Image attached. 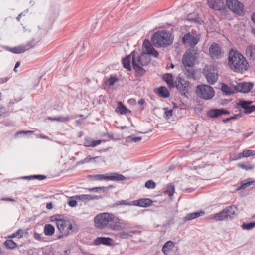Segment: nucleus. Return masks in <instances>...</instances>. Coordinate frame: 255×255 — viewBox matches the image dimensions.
<instances>
[{"instance_id": "nucleus-17", "label": "nucleus", "mask_w": 255, "mask_h": 255, "mask_svg": "<svg viewBox=\"0 0 255 255\" xmlns=\"http://www.w3.org/2000/svg\"><path fill=\"white\" fill-rule=\"evenodd\" d=\"M152 201L148 198L140 199L132 201V205L141 207H147L152 204Z\"/></svg>"}, {"instance_id": "nucleus-10", "label": "nucleus", "mask_w": 255, "mask_h": 255, "mask_svg": "<svg viewBox=\"0 0 255 255\" xmlns=\"http://www.w3.org/2000/svg\"><path fill=\"white\" fill-rule=\"evenodd\" d=\"M34 45V39H32L31 41H28L25 45H20L19 46L12 48L11 51L15 54H20L30 49L33 47Z\"/></svg>"}, {"instance_id": "nucleus-35", "label": "nucleus", "mask_w": 255, "mask_h": 255, "mask_svg": "<svg viewBox=\"0 0 255 255\" xmlns=\"http://www.w3.org/2000/svg\"><path fill=\"white\" fill-rule=\"evenodd\" d=\"M254 181H248L244 180L241 182V186L238 188V190L245 189L253 184Z\"/></svg>"}, {"instance_id": "nucleus-14", "label": "nucleus", "mask_w": 255, "mask_h": 255, "mask_svg": "<svg viewBox=\"0 0 255 255\" xmlns=\"http://www.w3.org/2000/svg\"><path fill=\"white\" fill-rule=\"evenodd\" d=\"M211 56L213 58H219L222 55L221 49L217 44H212L209 48Z\"/></svg>"}, {"instance_id": "nucleus-5", "label": "nucleus", "mask_w": 255, "mask_h": 255, "mask_svg": "<svg viewBox=\"0 0 255 255\" xmlns=\"http://www.w3.org/2000/svg\"><path fill=\"white\" fill-rule=\"evenodd\" d=\"M172 40L170 33L164 31L154 33L151 38L153 44L157 47L169 45L172 43Z\"/></svg>"}, {"instance_id": "nucleus-27", "label": "nucleus", "mask_w": 255, "mask_h": 255, "mask_svg": "<svg viewBox=\"0 0 255 255\" xmlns=\"http://www.w3.org/2000/svg\"><path fill=\"white\" fill-rule=\"evenodd\" d=\"M221 90L227 95H231L234 93L235 91H236L235 90V87L233 88L224 84H223L222 85Z\"/></svg>"}, {"instance_id": "nucleus-58", "label": "nucleus", "mask_w": 255, "mask_h": 255, "mask_svg": "<svg viewBox=\"0 0 255 255\" xmlns=\"http://www.w3.org/2000/svg\"><path fill=\"white\" fill-rule=\"evenodd\" d=\"M20 64V62H17L16 63L15 65V67H14V71L15 72H17V71H16V68H17L19 66Z\"/></svg>"}, {"instance_id": "nucleus-28", "label": "nucleus", "mask_w": 255, "mask_h": 255, "mask_svg": "<svg viewBox=\"0 0 255 255\" xmlns=\"http://www.w3.org/2000/svg\"><path fill=\"white\" fill-rule=\"evenodd\" d=\"M72 118H73L70 116H60L56 118H52L51 117H47V119L49 120L56 121L60 122H67L70 121V120Z\"/></svg>"}, {"instance_id": "nucleus-24", "label": "nucleus", "mask_w": 255, "mask_h": 255, "mask_svg": "<svg viewBox=\"0 0 255 255\" xmlns=\"http://www.w3.org/2000/svg\"><path fill=\"white\" fill-rule=\"evenodd\" d=\"M112 239L110 238L106 237H98L95 240V244L96 245L104 244L106 245H110L111 244Z\"/></svg>"}, {"instance_id": "nucleus-60", "label": "nucleus", "mask_w": 255, "mask_h": 255, "mask_svg": "<svg viewBox=\"0 0 255 255\" xmlns=\"http://www.w3.org/2000/svg\"><path fill=\"white\" fill-rule=\"evenodd\" d=\"M20 232H22V231L21 230H19L18 231H17L15 233H14L13 235V237H17V236L19 235V234H20Z\"/></svg>"}, {"instance_id": "nucleus-18", "label": "nucleus", "mask_w": 255, "mask_h": 255, "mask_svg": "<svg viewBox=\"0 0 255 255\" xmlns=\"http://www.w3.org/2000/svg\"><path fill=\"white\" fill-rule=\"evenodd\" d=\"M205 77L208 83L214 84L217 81L218 75L215 71H207L205 73Z\"/></svg>"}, {"instance_id": "nucleus-42", "label": "nucleus", "mask_w": 255, "mask_h": 255, "mask_svg": "<svg viewBox=\"0 0 255 255\" xmlns=\"http://www.w3.org/2000/svg\"><path fill=\"white\" fill-rule=\"evenodd\" d=\"M237 166L245 170H250L253 168V166L250 164L246 165L244 163H239L238 164Z\"/></svg>"}, {"instance_id": "nucleus-39", "label": "nucleus", "mask_w": 255, "mask_h": 255, "mask_svg": "<svg viewBox=\"0 0 255 255\" xmlns=\"http://www.w3.org/2000/svg\"><path fill=\"white\" fill-rule=\"evenodd\" d=\"M5 246L8 249H13L16 248V244L12 240H6L4 243Z\"/></svg>"}, {"instance_id": "nucleus-47", "label": "nucleus", "mask_w": 255, "mask_h": 255, "mask_svg": "<svg viewBox=\"0 0 255 255\" xmlns=\"http://www.w3.org/2000/svg\"><path fill=\"white\" fill-rule=\"evenodd\" d=\"M155 183L152 180H148L145 184V186L149 189H153L155 187Z\"/></svg>"}, {"instance_id": "nucleus-41", "label": "nucleus", "mask_w": 255, "mask_h": 255, "mask_svg": "<svg viewBox=\"0 0 255 255\" xmlns=\"http://www.w3.org/2000/svg\"><path fill=\"white\" fill-rule=\"evenodd\" d=\"M46 176L44 175H33V176H25L24 177V178L27 179L29 180L31 179H38L39 180H42L46 179Z\"/></svg>"}, {"instance_id": "nucleus-21", "label": "nucleus", "mask_w": 255, "mask_h": 255, "mask_svg": "<svg viewBox=\"0 0 255 255\" xmlns=\"http://www.w3.org/2000/svg\"><path fill=\"white\" fill-rule=\"evenodd\" d=\"M175 246V244L172 241L166 242L162 248V252L165 255H167Z\"/></svg>"}, {"instance_id": "nucleus-7", "label": "nucleus", "mask_w": 255, "mask_h": 255, "mask_svg": "<svg viewBox=\"0 0 255 255\" xmlns=\"http://www.w3.org/2000/svg\"><path fill=\"white\" fill-rule=\"evenodd\" d=\"M197 58V53L190 50H187L183 56L182 63L185 67H192L195 65Z\"/></svg>"}, {"instance_id": "nucleus-30", "label": "nucleus", "mask_w": 255, "mask_h": 255, "mask_svg": "<svg viewBox=\"0 0 255 255\" xmlns=\"http://www.w3.org/2000/svg\"><path fill=\"white\" fill-rule=\"evenodd\" d=\"M101 140H93L90 139H86L84 141V145L86 147H94L96 146L99 145L101 143Z\"/></svg>"}, {"instance_id": "nucleus-32", "label": "nucleus", "mask_w": 255, "mask_h": 255, "mask_svg": "<svg viewBox=\"0 0 255 255\" xmlns=\"http://www.w3.org/2000/svg\"><path fill=\"white\" fill-rule=\"evenodd\" d=\"M158 93L162 97L166 98L169 96V92L167 89L164 87L158 88Z\"/></svg>"}, {"instance_id": "nucleus-46", "label": "nucleus", "mask_w": 255, "mask_h": 255, "mask_svg": "<svg viewBox=\"0 0 255 255\" xmlns=\"http://www.w3.org/2000/svg\"><path fill=\"white\" fill-rule=\"evenodd\" d=\"M185 74L188 78H194V71L193 69H186L185 70Z\"/></svg>"}, {"instance_id": "nucleus-54", "label": "nucleus", "mask_w": 255, "mask_h": 255, "mask_svg": "<svg viewBox=\"0 0 255 255\" xmlns=\"http://www.w3.org/2000/svg\"><path fill=\"white\" fill-rule=\"evenodd\" d=\"M20 100H21V99H18V100H17L16 99H12L9 101L8 105H9V106H11L14 105L15 103L18 102Z\"/></svg>"}, {"instance_id": "nucleus-25", "label": "nucleus", "mask_w": 255, "mask_h": 255, "mask_svg": "<svg viewBox=\"0 0 255 255\" xmlns=\"http://www.w3.org/2000/svg\"><path fill=\"white\" fill-rule=\"evenodd\" d=\"M163 80L167 83L170 88L174 87V82L172 75L170 73H166L163 76Z\"/></svg>"}, {"instance_id": "nucleus-26", "label": "nucleus", "mask_w": 255, "mask_h": 255, "mask_svg": "<svg viewBox=\"0 0 255 255\" xmlns=\"http://www.w3.org/2000/svg\"><path fill=\"white\" fill-rule=\"evenodd\" d=\"M246 55L250 58L255 59V45H250L246 49Z\"/></svg>"}, {"instance_id": "nucleus-57", "label": "nucleus", "mask_w": 255, "mask_h": 255, "mask_svg": "<svg viewBox=\"0 0 255 255\" xmlns=\"http://www.w3.org/2000/svg\"><path fill=\"white\" fill-rule=\"evenodd\" d=\"M46 208L48 209H51L53 208V204L52 203H48L46 205Z\"/></svg>"}, {"instance_id": "nucleus-53", "label": "nucleus", "mask_w": 255, "mask_h": 255, "mask_svg": "<svg viewBox=\"0 0 255 255\" xmlns=\"http://www.w3.org/2000/svg\"><path fill=\"white\" fill-rule=\"evenodd\" d=\"M243 156L242 155V153H238L237 154L234 155V158L233 160H238L241 158Z\"/></svg>"}, {"instance_id": "nucleus-55", "label": "nucleus", "mask_w": 255, "mask_h": 255, "mask_svg": "<svg viewBox=\"0 0 255 255\" xmlns=\"http://www.w3.org/2000/svg\"><path fill=\"white\" fill-rule=\"evenodd\" d=\"M1 200L2 201H11V202H15L16 201V200L14 199L11 198L3 197V198H1Z\"/></svg>"}, {"instance_id": "nucleus-6", "label": "nucleus", "mask_w": 255, "mask_h": 255, "mask_svg": "<svg viewBox=\"0 0 255 255\" xmlns=\"http://www.w3.org/2000/svg\"><path fill=\"white\" fill-rule=\"evenodd\" d=\"M196 94L203 99L210 100L214 96L215 91L211 86L202 85L197 87Z\"/></svg>"}, {"instance_id": "nucleus-49", "label": "nucleus", "mask_w": 255, "mask_h": 255, "mask_svg": "<svg viewBox=\"0 0 255 255\" xmlns=\"http://www.w3.org/2000/svg\"><path fill=\"white\" fill-rule=\"evenodd\" d=\"M70 200L68 201V204L71 207H75L77 205V202L76 200V199L71 198L70 197Z\"/></svg>"}, {"instance_id": "nucleus-45", "label": "nucleus", "mask_w": 255, "mask_h": 255, "mask_svg": "<svg viewBox=\"0 0 255 255\" xmlns=\"http://www.w3.org/2000/svg\"><path fill=\"white\" fill-rule=\"evenodd\" d=\"M116 204L117 205H128V206H131L132 205V201L131 202H128L127 200H121L119 201H118Z\"/></svg>"}, {"instance_id": "nucleus-23", "label": "nucleus", "mask_w": 255, "mask_h": 255, "mask_svg": "<svg viewBox=\"0 0 255 255\" xmlns=\"http://www.w3.org/2000/svg\"><path fill=\"white\" fill-rule=\"evenodd\" d=\"M228 218H232L237 211V208L235 206H230L224 209Z\"/></svg>"}, {"instance_id": "nucleus-11", "label": "nucleus", "mask_w": 255, "mask_h": 255, "mask_svg": "<svg viewBox=\"0 0 255 255\" xmlns=\"http://www.w3.org/2000/svg\"><path fill=\"white\" fill-rule=\"evenodd\" d=\"M252 101H240L238 105L244 109V112L246 114H250L255 111V106L252 105Z\"/></svg>"}, {"instance_id": "nucleus-4", "label": "nucleus", "mask_w": 255, "mask_h": 255, "mask_svg": "<svg viewBox=\"0 0 255 255\" xmlns=\"http://www.w3.org/2000/svg\"><path fill=\"white\" fill-rule=\"evenodd\" d=\"M115 217L112 213L104 212L98 214L94 219L95 227L99 229L109 228L110 223L114 221Z\"/></svg>"}, {"instance_id": "nucleus-64", "label": "nucleus", "mask_w": 255, "mask_h": 255, "mask_svg": "<svg viewBox=\"0 0 255 255\" xmlns=\"http://www.w3.org/2000/svg\"><path fill=\"white\" fill-rule=\"evenodd\" d=\"M235 118H236V117H235L233 116V117H230V118H228V119H226V121H229V120H230V119H235Z\"/></svg>"}, {"instance_id": "nucleus-44", "label": "nucleus", "mask_w": 255, "mask_h": 255, "mask_svg": "<svg viewBox=\"0 0 255 255\" xmlns=\"http://www.w3.org/2000/svg\"><path fill=\"white\" fill-rule=\"evenodd\" d=\"M105 189L106 188L105 187H96L87 189L89 191H94L95 192H99L100 191L104 192Z\"/></svg>"}, {"instance_id": "nucleus-59", "label": "nucleus", "mask_w": 255, "mask_h": 255, "mask_svg": "<svg viewBox=\"0 0 255 255\" xmlns=\"http://www.w3.org/2000/svg\"><path fill=\"white\" fill-rule=\"evenodd\" d=\"M39 137L42 138V139H48V140H50L49 138L44 135H43V134H41L39 135Z\"/></svg>"}, {"instance_id": "nucleus-33", "label": "nucleus", "mask_w": 255, "mask_h": 255, "mask_svg": "<svg viewBox=\"0 0 255 255\" xmlns=\"http://www.w3.org/2000/svg\"><path fill=\"white\" fill-rule=\"evenodd\" d=\"M136 233V231H131L129 232L122 231L118 233V236L123 239H128L132 237V234Z\"/></svg>"}, {"instance_id": "nucleus-48", "label": "nucleus", "mask_w": 255, "mask_h": 255, "mask_svg": "<svg viewBox=\"0 0 255 255\" xmlns=\"http://www.w3.org/2000/svg\"><path fill=\"white\" fill-rule=\"evenodd\" d=\"M141 137H135L133 135L129 136L128 137V139L129 141H131L134 142H137L140 141L141 140Z\"/></svg>"}, {"instance_id": "nucleus-43", "label": "nucleus", "mask_w": 255, "mask_h": 255, "mask_svg": "<svg viewBox=\"0 0 255 255\" xmlns=\"http://www.w3.org/2000/svg\"><path fill=\"white\" fill-rule=\"evenodd\" d=\"M242 155L245 157L254 156L255 155V151L252 150H244L242 152Z\"/></svg>"}, {"instance_id": "nucleus-29", "label": "nucleus", "mask_w": 255, "mask_h": 255, "mask_svg": "<svg viewBox=\"0 0 255 255\" xmlns=\"http://www.w3.org/2000/svg\"><path fill=\"white\" fill-rule=\"evenodd\" d=\"M44 232L46 236H52L55 232V228L51 224H46L44 227Z\"/></svg>"}, {"instance_id": "nucleus-15", "label": "nucleus", "mask_w": 255, "mask_h": 255, "mask_svg": "<svg viewBox=\"0 0 255 255\" xmlns=\"http://www.w3.org/2000/svg\"><path fill=\"white\" fill-rule=\"evenodd\" d=\"M189 86L188 82L181 78H180L176 83L177 90L184 94L188 90Z\"/></svg>"}, {"instance_id": "nucleus-20", "label": "nucleus", "mask_w": 255, "mask_h": 255, "mask_svg": "<svg viewBox=\"0 0 255 255\" xmlns=\"http://www.w3.org/2000/svg\"><path fill=\"white\" fill-rule=\"evenodd\" d=\"M126 179V177L122 174L117 172H112L108 173V180L111 181H124Z\"/></svg>"}, {"instance_id": "nucleus-52", "label": "nucleus", "mask_w": 255, "mask_h": 255, "mask_svg": "<svg viewBox=\"0 0 255 255\" xmlns=\"http://www.w3.org/2000/svg\"><path fill=\"white\" fill-rule=\"evenodd\" d=\"M167 110V109H165V111L164 112V115L166 119H169L173 115V110Z\"/></svg>"}, {"instance_id": "nucleus-38", "label": "nucleus", "mask_w": 255, "mask_h": 255, "mask_svg": "<svg viewBox=\"0 0 255 255\" xmlns=\"http://www.w3.org/2000/svg\"><path fill=\"white\" fill-rule=\"evenodd\" d=\"M169 196H172L175 192V187L171 184H169L167 186L166 190Z\"/></svg>"}, {"instance_id": "nucleus-13", "label": "nucleus", "mask_w": 255, "mask_h": 255, "mask_svg": "<svg viewBox=\"0 0 255 255\" xmlns=\"http://www.w3.org/2000/svg\"><path fill=\"white\" fill-rule=\"evenodd\" d=\"M253 84L251 82L241 83L235 86V90L241 93H248L252 88Z\"/></svg>"}, {"instance_id": "nucleus-34", "label": "nucleus", "mask_w": 255, "mask_h": 255, "mask_svg": "<svg viewBox=\"0 0 255 255\" xmlns=\"http://www.w3.org/2000/svg\"><path fill=\"white\" fill-rule=\"evenodd\" d=\"M118 110H119L120 113L121 114H126L127 113L129 112L130 113V111L128 110L123 104L121 102H118Z\"/></svg>"}, {"instance_id": "nucleus-8", "label": "nucleus", "mask_w": 255, "mask_h": 255, "mask_svg": "<svg viewBox=\"0 0 255 255\" xmlns=\"http://www.w3.org/2000/svg\"><path fill=\"white\" fill-rule=\"evenodd\" d=\"M226 4L229 9L238 15L244 12L243 4L237 0H226Z\"/></svg>"}, {"instance_id": "nucleus-61", "label": "nucleus", "mask_w": 255, "mask_h": 255, "mask_svg": "<svg viewBox=\"0 0 255 255\" xmlns=\"http://www.w3.org/2000/svg\"><path fill=\"white\" fill-rule=\"evenodd\" d=\"M138 103L140 105H143L145 103V101L144 99H141L138 101Z\"/></svg>"}, {"instance_id": "nucleus-22", "label": "nucleus", "mask_w": 255, "mask_h": 255, "mask_svg": "<svg viewBox=\"0 0 255 255\" xmlns=\"http://www.w3.org/2000/svg\"><path fill=\"white\" fill-rule=\"evenodd\" d=\"M204 214L205 212L203 211H198L197 212L189 213L184 217L183 220L184 221L191 220L196 218H198L200 216H203V215H204Z\"/></svg>"}, {"instance_id": "nucleus-37", "label": "nucleus", "mask_w": 255, "mask_h": 255, "mask_svg": "<svg viewBox=\"0 0 255 255\" xmlns=\"http://www.w3.org/2000/svg\"><path fill=\"white\" fill-rule=\"evenodd\" d=\"M93 178L95 180H108V173L106 174H96L93 176Z\"/></svg>"}, {"instance_id": "nucleus-16", "label": "nucleus", "mask_w": 255, "mask_h": 255, "mask_svg": "<svg viewBox=\"0 0 255 255\" xmlns=\"http://www.w3.org/2000/svg\"><path fill=\"white\" fill-rule=\"evenodd\" d=\"M229 114V112L224 109H215L210 110L208 113V115L210 118H217L222 115Z\"/></svg>"}, {"instance_id": "nucleus-50", "label": "nucleus", "mask_w": 255, "mask_h": 255, "mask_svg": "<svg viewBox=\"0 0 255 255\" xmlns=\"http://www.w3.org/2000/svg\"><path fill=\"white\" fill-rule=\"evenodd\" d=\"M108 229H110L112 230L120 231L122 229V227L118 225L110 224Z\"/></svg>"}, {"instance_id": "nucleus-19", "label": "nucleus", "mask_w": 255, "mask_h": 255, "mask_svg": "<svg viewBox=\"0 0 255 255\" xmlns=\"http://www.w3.org/2000/svg\"><path fill=\"white\" fill-rule=\"evenodd\" d=\"M71 198H74L79 200L84 201L98 199V196L97 195L93 196L89 194H81L72 196Z\"/></svg>"}, {"instance_id": "nucleus-51", "label": "nucleus", "mask_w": 255, "mask_h": 255, "mask_svg": "<svg viewBox=\"0 0 255 255\" xmlns=\"http://www.w3.org/2000/svg\"><path fill=\"white\" fill-rule=\"evenodd\" d=\"M117 80V79L115 78H114V77H111L109 79H108L107 81H106V84L109 85V86H112L114 84V83H115V82Z\"/></svg>"}, {"instance_id": "nucleus-12", "label": "nucleus", "mask_w": 255, "mask_h": 255, "mask_svg": "<svg viewBox=\"0 0 255 255\" xmlns=\"http://www.w3.org/2000/svg\"><path fill=\"white\" fill-rule=\"evenodd\" d=\"M208 3L209 6L215 10L221 11L225 7L223 0H208Z\"/></svg>"}, {"instance_id": "nucleus-2", "label": "nucleus", "mask_w": 255, "mask_h": 255, "mask_svg": "<svg viewBox=\"0 0 255 255\" xmlns=\"http://www.w3.org/2000/svg\"><path fill=\"white\" fill-rule=\"evenodd\" d=\"M229 66L235 71H242L247 68L248 62L240 53L231 50L229 54Z\"/></svg>"}, {"instance_id": "nucleus-9", "label": "nucleus", "mask_w": 255, "mask_h": 255, "mask_svg": "<svg viewBox=\"0 0 255 255\" xmlns=\"http://www.w3.org/2000/svg\"><path fill=\"white\" fill-rule=\"evenodd\" d=\"M199 37L197 35H192L189 33L186 34L183 38V41L188 46L194 47L198 42Z\"/></svg>"}, {"instance_id": "nucleus-31", "label": "nucleus", "mask_w": 255, "mask_h": 255, "mask_svg": "<svg viewBox=\"0 0 255 255\" xmlns=\"http://www.w3.org/2000/svg\"><path fill=\"white\" fill-rule=\"evenodd\" d=\"M214 219L216 221H223L228 219L224 210L220 213L215 214Z\"/></svg>"}, {"instance_id": "nucleus-40", "label": "nucleus", "mask_w": 255, "mask_h": 255, "mask_svg": "<svg viewBox=\"0 0 255 255\" xmlns=\"http://www.w3.org/2000/svg\"><path fill=\"white\" fill-rule=\"evenodd\" d=\"M255 227V222L248 223H243L242 225V228L244 230H250Z\"/></svg>"}, {"instance_id": "nucleus-63", "label": "nucleus", "mask_w": 255, "mask_h": 255, "mask_svg": "<svg viewBox=\"0 0 255 255\" xmlns=\"http://www.w3.org/2000/svg\"><path fill=\"white\" fill-rule=\"evenodd\" d=\"M22 15V13H21L19 14L18 15V16L16 17V19H17L18 21H20V18H21V17Z\"/></svg>"}, {"instance_id": "nucleus-36", "label": "nucleus", "mask_w": 255, "mask_h": 255, "mask_svg": "<svg viewBox=\"0 0 255 255\" xmlns=\"http://www.w3.org/2000/svg\"><path fill=\"white\" fill-rule=\"evenodd\" d=\"M101 159V160L103 162H105L104 160V157H103L102 156H97V157H93V158L90 157L89 156V157L85 158L84 159L82 160L81 161V162L82 163H89L91 161H93V160H95V159Z\"/></svg>"}, {"instance_id": "nucleus-56", "label": "nucleus", "mask_w": 255, "mask_h": 255, "mask_svg": "<svg viewBox=\"0 0 255 255\" xmlns=\"http://www.w3.org/2000/svg\"><path fill=\"white\" fill-rule=\"evenodd\" d=\"M34 237L37 240L39 241L41 240V234L35 232L34 234Z\"/></svg>"}, {"instance_id": "nucleus-1", "label": "nucleus", "mask_w": 255, "mask_h": 255, "mask_svg": "<svg viewBox=\"0 0 255 255\" xmlns=\"http://www.w3.org/2000/svg\"><path fill=\"white\" fill-rule=\"evenodd\" d=\"M143 46L146 49V53L143 52L139 55L137 52L133 51L131 54L123 59L122 64L125 68L130 71V62L132 61L134 69L140 75L144 74L145 70L142 66L147 65L150 62L149 55L157 57L159 54L151 45L150 41L148 40L144 41Z\"/></svg>"}, {"instance_id": "nucleus-62", "label": "nucleus", "mask_w": 255, "mask_h": 255, "mask_svg": "<svg viewBox=\"0 0 255 255\" xmlns=\"http://www.w3.org/2000/svg\"><path fill=\"white\" fill-rule=\"evenodd\" d=\"M252 19L254 22L255 23V13L252 14Z\"/></svg>"}, {"instance_id": "nucleus-3", "label": "nucleus", "mask_w": 255, "mask_h": 255, "mask_svg": "<svg viewBox=\"0 0 255 255\" xmlns=\"http://www.w3.org/2000/svg\"><path fill=\"white\" fill-rule=\"evenodd\" d=\"M58 217V215L52 216L51 220L55 222L58 230L63 235L67 236L68 235L77 231V227L73 226L70 221L60 219Z\"/></svg>"}]
</instances>
